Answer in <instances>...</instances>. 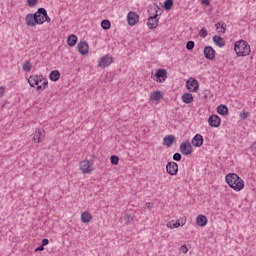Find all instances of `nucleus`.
Returning a JSON list of instances; mask_svg holds the SVG:
<instances>
[{
	"instance_id": "f257e3e1",
	"label": "nucleus",
	"mask_w": 256,
	"mask_h": 256,
	"mask_svg": "<svg viewBox=\"0 0 256 256\" xmlns=\"http://www.w3.org/2000/svg\"><path fill=\"white\" fill-rule=\"evenodd\" d=\"M227 185L234 191H243L245 187V181L239 177L236 173H228L225 177Z\"/></svg>"
},
{
	"instance_id": "f03ea898",
	"label": "nucleus",
	"mask_w": 256,
	"mask_h": 256,
	"mask_svg": "<svg viewBox=\"0 0 256 256\" xmlns=\"http://www.w3.org/2000/svg\"><path fill=\"white\" fill-rule=\"evenodd\" d=\"M28 83L30 87H36L37 91H45L49 85V82L43 75H31L28 78Z\"/></svg>"
},
{
	"instance_id": "7ed1b4c3",
	"label": "nucleus",
	"mask_w": 256,
	"mask_h": 256,
	"mask_svg": "<svg viewBox=\"0 0 256 256\" xmlns=\"http://www.w3.org/2000/svg\"><path fill=\"white\" fill-rule=\"evenodd\" d=\"M234 51L238 57H247L251 53V46L245 40H239L234 44Z\"/></svg>"
},
{
	"instance_id": "20e7f679",
	"label": "nucleus",
	"mask_w": 256,
	"mask_h": 256,
	"mask_svg": "<svg viewBox=\"0 0 256 256\" xmlns=\"http://www.w3.org/2000/svg\"><path fill=\"white\" fill-rule=\"evenodd\" d=\"M37 15H39V10H37L36 13L34 14H28L25 17V21H26V25L28 27H35V25H43V20L42 19H38Z\"/></svg>"
},
{
	"instance_id": "39448f33",
	"label": "nucleus",
	"mask_w": 256,
	"mask_h": 256,
	"mask_svg": "<svg viewBox=\"0 0 256 256\" xmlns=\"http://www.w3.org/2000/svg\"><path fill=\"white\" fill-rule=\"evenodd\" d=\"M186 88L190 93H197V91H199V81L195 78H189L186 81Z\"/></svg>"
},
{
	"instance_id": "423d86ee",
	"label": "nucleus",
	"mask_w": 256,
	"mask_h": 256,
	"mask_svg": "<svg viewBox=\"0 0 256 256\" xmlns=\"http://www.w3.org/2000/svg\"><path fill=\"white\" fill-rule=\"evenodd\" d=\"M147 27L148 29H157V27H159V14L157 10L153 16L148 18Z\"/></svg>"
},
{
	"instance_id": "0eeeda50",
	"label": "nucleus",
	"mask_w": 256,
	"mask_h": 256,
	"mask_svg": "<svg viewBox=\"0 0 256 256\" xmlns=\"http://www.w3.org/2000/svg\"><path fill=\"white\" fill-rule=\"evenodd\" d=\"M179 151L180 153H182V155H191L193 153V146H191V143L189 141L182 142L180 144Z\"/></svg>"
},
{
	"instance_id": "6e6552de",
	"label": "nucleus",
	"mask_w": 256,
	"mask_h": 256,
	"mask_svg": "<svg viewBox=\"0 0 256 256\" xmlns=\"http://www.w3.org/2000/svg\"><path fill=\"white\" fill-rule=\"evenodd\" d=\"M155 77L157 83H165V81L167 80V70L161 68L157 69Z\"/></svg>"
},
{
	"instance_id": "1a4fd4ad",
	"label": "nucleus",
	"mask_w": 256,
	"mask_h": 256,
	"mask_svg": "<svg viewBox=\"0 0 256 256\" xmlns=\"http://www.w3.org/2000/svg\"><path fill=\"white\" fill-rule=\"evenodd\" d=\"M166 171L169 175H177V173H179V164H177V162H168Z\"/></svg>"
},
{
	"instance_id": "9d476101",
	"label": "nucleus",
	"mask_w": 256,
	"mask_h": 256,
	"mask_svg": "<svg viewBox=\"0 0 256 256\" xmlns=\"http://www.w3.org/2000/svg\"><path fill=\"white\" fill-rule=\"evenodd\" d=\"M91 167H93V163H91V161H89V160H83L80 162V170L84 174L91 173V171H93V169H91Z\"/></svg>"
},
{
	"instance_id": "9b49d317",
	"label": "nucleus",
	"mask_w": 256,
	"mask_h": 256,
	"mask_svg": "<svg viewBox=\"0 0 256 256\" xmlns=\"http://www.w3.org/2000/svg\"><path fill=\"white\" fill-rule=\"evenodd\" d=\"M127 21H128V25H130L131 27H133L134 25H137V23H139V14H137V12H129L127 15Z\"/></svg>"
},
{
	"instance_id": "f8f14e48",
	"label": "nucleus",
	"mask_w": 256,
	"mask_h": 256,
	"mask_svg": "<svg viewBox=\"0 0 256 256\" xmlns=\"http://www.w3.org/2000/svg\"><path fill=\"white\" fill-rule=\"evenodd\" d=\"M204 57L205 59H207L208 61H213V59H215V49L211 46H206L204 47Z\"/></svg>"
},
{
	"instance_id": "ddd939ff",
	"label": "nucleus",
	"mask_w": 256,
	"mask_h": 256,
	"mask_svg": "<svg viewBox=\"0 0 256 256\" xmlns=\"http://www.w3.org/2000/svg\"><path fill=\"white\" fill-rule=\"evenodd\" d=\"M208 123L210 127H219L221 125V117L217 116L216 114H212L208 118Z\"/></svg>"
},
{
	"instance_id": "4468645a",
	"label": "nucleus",
	"mask_w": 256,
	"mask_h": 256,
	"mask_svg": "<svg viewBox=\"0 0 256 256\" xmlns=\"http://www.w3.org/2000/svg\"><path fill=\"white\" fill-rule=\"evenodd\" d=\"M113 63V57L109 55H105L102 58H100V61L98 62V65L102 67V69H105V67H109Z\"/></svg>"
},
{
	"instance_id": "2eb2a0df",
	"label": "nucleus",
	"mask_w": 256,
	"mask_h": 256,
	"mask_svg": "<svg viewBox=\"0 0 256 256\" xmlns=\"http://www.w3.org/2000/svg\"><path fill=\"white\" fill-rule=\"evenodd\" d=\"M45 139V130L38 129L34 133L33 142L41 143Z\"/></svg>"
},
{
	"instance_id": "dca6fc26",
	"label": "nucleus",
	"mask_w": 256,
	"mask_h": 256,
	"mask_svg": "<svg viewBox=\"0 0 256 256\" xmlns=\"http://www.w3.org/2000/svg\"><path fill=\"white\" fill-rule=\"evenodd\" d=\"M78 51L80 55H87L89 53V44L85 41H81L78 43Z\"/></svg>"
},
{
	"instance_id": "f3484780",
	"label": "nucleus",
	"mask_w": 256,
	"mask_h": 256,
	"mask_svg": "<svg viewBox=\"0 0 256 256\" xmlns=\"http://www.w3.org/2000/svg\"><path fill=\"white\" fill-rule=\"evenodd\" d=\"M203 135L201 134H196L191 141V144L193 147H203Z\"/></svg>"
},
{
	"instance_id": "a211bd4d",
	"label": "nucleus",
	"mask_w": 256,
	"mask_h": 256,
	"mask_svg": "<svg viewBox=\"0 0 256 256\" xmlns=\"http://www.w3.org/2000/svg\"><path fill=\"white\" fill-rule=\"evenodd\" d=\"M175 135H167L163 138L162 145L166 147H171L175 143Z\"/></svg>"
},
{
	"instance_id": "6ab92c4d",
	"label": "nucleus",
	"mask_w": 256,
	"mask_h": 256,
	"mask_svg": "<svg viewBox=\"0 0 256 256\" xmlns=\"http://www.w3.org/2000/svg\"><path fill=\"white\" fill-rule=\"evenodd\" d=\"M217 113L218 115H222L223 117H225V115H229V108L225 104H220L217 107Z\"/></svg>"
},
{
	"instance_id": "aec40b11",
	"label": "nucleus",
	"mask_w": 256,
	"mask_h": 256,
	"mask_svg": "<svg viewBox=\"0 0 256 256\" xmlns=\"http://www.w3.org/2000/svg\"><path fill=\"white\" fill-rule=\"evenodd\" d=\"M49 79L50 81H59V79H61V72H59V70H53L50 72L49 74Z\"/></svg>"
},
{
	"instance_id": "412c9836",
	"label": "nucleus",
	"mask_w": 256,
	"mask_h": 256,
	"mask_svg": "<svg viewBox=\"0 0 256 256\" xmlns=\"http://www.w3.org/2000/svg\"><path fill=\"white\" fill-rule=\"evenodd\" d=\"M193 100H194L193 94L191 93H184L182 95V102L185 103L186 105H191Z\"/></svg>"
},
{
	"instance_id": "4be33fe9",
	"label": "nucleus",
	"mask_w": 256,
	"mask_h": 256,
	"mask_svg": "<svg viewBox=\"0 0 256 256\" xmlns=\"http://www.w3.org/2000/svg\"><path fill=\"white\" fill-rule=\"evenodd\" d=\"M212 41L217 45V47H225V40H223V37L221 36H213Z\"/></svg>"
},
{
	"instance_id": "5701e85b",
	"label": "nucleus",
	"mask_w": 256,
	"mask_h": 256,
	"mask_svg": "<svg viewBox=\"0 0 256 256\" xmlns=\"http://www.w3.org/2000/svg\"><path fill=\"white\" fill-rule=\"evenodd\" d=\"M160 99H163V92L154 91L150 94V101H159Z\"/></svg>"
},
{
	"instance_id": "b1692460",
	"label": "nucleus",
	"mask_w": 256,
	"mask_h": 256,
	"mask_svg": "<svg viewBox=\"0 0 256 256\" xmlns=\"http://www.w3.org/2000/svg\"><path fill=\"white\" fill-rule=\"evenodd\" d=\"M38 15H43L44 21H46V23H51V18L47 14V10L45 8H39Z\"/></svg>"
},
{
	"instance_id": "393cba45",
	"label": "nucleus",
	"mask_w": 256,
	"mask_h": 256,
	"mask_svg": "<svg viewBox=\"0 0 256 256\" xmlns=\"http://www.w3.org/2000/svg\"><path fill=\"white\" fill-rule=\"evenodd\" d=\"M67 44L69 45V47H75V45H77V35H70L67 39Z\"/></svg>"
},
{
	"instance_id": "a878e982",
	"label": "nucleus",
	"mask_w": 256,
	"mask_h": 256,
	"mask_svg": "<svg viewBox=\"0 0 256 256\" xmlns=\"http://www.w3.org/2000/svg\"><path fill=\"white\" fill-rule=\"evenodd\" d=\"M197 225H207V216L200 214L196 217Z\"/></svg>"
},
{
	"instance_id": "bb28decb",
	"label": "nucleus",
	"mask_w": 256,
	"mask_h": 256,
	"mask_svg": "<svg viewBox=\"0 0 256 256\" xmlns=\"http://www.w3.org/2000/svg\"><path fill=\"white\" fill-rule=\"evenodd\" d=\"M216 30L218 33H225L227 31V24L225 22H218L216 24Z\"/></svg>"
},
{
	"instance_id": "cd10ccee",
	"label": "nucleus",
	"mask_w": 256,
	"mask_h": 256,
	"mask_svg": "<svg viewBox=\"0 0 256 256\" xmlns=\"http://www.w3.org/2000/svg\"><path fill=\"white\" fill-rule=\"evenodd\" d=\"M92 217L93 216L91 215V213L84 212L81 215V221H82V223H89V221H91Z\"/></svg>"
},
{
	"instance_id": "c85d7f7f",
	"label": "nucleus",
	"mask_w": 256,
	"mask_h": 256,
	"mask_svg": "<svg viewBox=\"0 0 256 256\" xmlns=\"http://www.w3.org/2000/svg\"><path fill=\"white\" fill-rule=\"evenodd\" d=\"M187 223V219L185 217L180 218L178 220H172L168 223V225H185Z\"/></svg>"
},
{
	"instance_id": "c756f323",
	"label": "nucleus",
	"mask_w": 256,
	"mask_h": 256,
	"mask_svg": "<svg viewBox=\"0 0 256 256\" xmlns=\"http://www.w3.org/2000/svg\"><path fill=\"white\" fill-rule=\"evenodd\" d=\"M32 67L33 66L31 65V62L29 60H26L22 65V69H23V71H25V73H29V71H31Z\"/></svg>"
},
{
	"instance_id": "7c9ffc66",
	"label": "nucleus",
	"mask_w": 256,
	"mask_h": 256,
	"mask_svg": "<svg viewBox=\"0 0 256 256\" xmlns=\"http://www.w3.org/2000/svg\"><path fill=\"white\" fill-rule=\"evenodd\" d=\"M101 27L105 31H108V29H111V21H109V20H102Z\"/></svg>"
},
{
	"instance_id": "2f4dec72",
	"label": "nucleus",
	"mask_w": 256,
	"mask_h": 256,
	"mask_svg": "<svg viewBox=\"0 0 256 256\" xmlns=\"http://www.w3.org/2000/svg\"><path fill=\"white\" fill-rule=\"evenodd\" d=\"M172 7H173V0H166L164 2L165 11H171Z\"/></svg>"
},
{
	"instance_id": "473e14b6",
	"label": "nucleus",
	"mask_w": 256,
	"mask_h": 256,
	"mask_svg": "<svg viewBox=\"0 0 256 256\" xmlns=\"http://www.w3.org/2000/svg\"><path fill=\"white\" fill-rule=\"evenodd\" d=\"M110 163L112 165H119V157L117 155H112L110 157Z\"/></svg>"
},
{
	"instance_id": "72a5a7b5",
	"label": "nucleus",
	"mask_w": 256,
	"mask_h": 256,
	"mask_svg": "<svg viewBox=\"0 0 256 256\" xmlns=\"http://www.w3.org/2000/svg\"><path fill=\"white\" fill-rule=\"evenodd\" d=\"M186 49L188 50V51H193V49H195V42L194 41H188L187 43H186Z\"/></svg>"
},
{
	"instance_id": "f704fd0d",
	"label": "nucleus",
	"mask_w": 256,
	"mask_h": 256,
	"mask_svg": "<svg viewBox=\"0 0 256 256\" xmlns=\"http://www.w3.org/2000/svg\"><path fill=\"white\" fill-rule=\"evenodd\" d=\"M199 35L205 39V37H207L208 35V32H207V29L206 28H201L200 31H199Z\"/></svg>"
},
{
	"instance_id": "c9c22d12",
	"label": "nucleus",
	"mask_w": 256,
	"mask_h": 256,
	"mask_svg": "<svg viewBox=\"0 0 256 256\" xmlns=\"http://www.w3.org/2000/svg\"><path fill=\"white\" fill-rule=\"evenodd\" d=\"M181 159H183V156L181 155V153H179V152L174 153V155H173L174 161H181Z\"/></svg>"
},
{
	"instance_id": "e433bc0d",
	"label": "nucleus",
	"mask_w": 256,
	"mask_h": 256,
	"mask_svg": "<svg viewBox=\"0 0 256 256\" xmlns=\"http://www.w3.org/2000/svg\"><path fill=\"white\" fill-rule=\"evenodd\" d=\"M39 3V0H27L28 7H35Z\"/></svg>"
},
{
	"instance_id": "4c0bfd02",
	"label": "nucleus",
	"mask_w": 256,
	"mask_h": 256,
	"mask_svg": "<svg viewBox=\"0 0 256 256\" xmlns=\"http://www.w3.org/2000/svg\"><path fill=\"white\" fill-rule=\"evenodd\" d=\"M124 221H125L126 224L131 223V221H133V216H131L129 214L125 215L124 216Z\"/></svg>"
},
{
	"instance_id": "58836bf2",
	"label": "nucleus",
	"mask_w": 256,
	"mask_h": 256,
	"mask_svg": "<svg viewBox=\"0 0 256 256\" xmlns=\"http://www.w3.org/2000/svg\"><path fill=\"white\" fill-rule=\"evenodd\" d=\"M180 251H181L182 253H188V252H189V248H187V245H182V246L180 247Z\"/></svg>"
},
{
	"instance_id": "ea45409f",
	"label": "nucleus",
	"mask_w": 256,
	"mask_h": 256,
	"mask_svg": "<svg viewBox=\"0 0 256 256\" xmlns=\"http://www.w3.org/2000/svg\"><path fill=\"white\" fill-rule=\"evenodd\" d=\"M6 88L5 86H0V97H4L6 93Z\"/></svg>"
},
{
	"instance_id": "a19ab883",
	"label": "nucleus",
	"mask_w": 256,
	"mask_h": 256,
	"mask_svg": "<svg viewBox=\"0 0 256 256\" xmlns=\"http://www.w3.org/2000/svg\"><path fill=\"white\" fill-rule=\"evenodd\" d=\"M247 117H249V113H247V112H241L240 113V118L241 119H247Z\"/></svg>"
},
{
	"instance_id": "79ce46f5",
	"label": "nucleus",
	"mask_w": 256,
	"mask_h": 256,
	"mask_svg": "<svg viewBox=\"0 0 256 256\" xmlns=\"http://www.w3.org/2000/svg\"><path fill=\"white\" fill-rule=\"evenodd\" d=\"M47 245H49V239L44 238V239L42 240V247H45V246H47Z\"/></svg>"
},
{
	"instance_id": "37998d69",
	"label": "nucleus",
	"mask_w": 256,
	"mask_h": 256,
	"mask_svg": "<svg viewBox=\"0 0 256 256\" xmlns=\"http://www.w3.org/2000/svg\"><path fill=\"white\" fill-rule=\"evenodd\" d=\"M201 3H202V5H206L208 7H209V5H211V1H209V0H201Z\"/></svg>"
},
{
	"instance_id": "c03bdc74",
	"label": "nucleus",
	"mask_w": 256,
	"mask_h": 256,
	"mask_svg": "<svg viewBox=\"0 0 256 256\" xmlns=\"http://www.w3.org/2000/svg\"><path fill=\"white\" fill-rule=\"evenodd\" d=\"M35 251H36V252H37V251H45V246H42V244H41V246H39L38 248H36Z\"/></svg>"
},
{
	"instance_id": "a18cd8bd",
	"label": "nucleus",
	"mask_w": 256,
	"mask_h": 256,
	"mask_svg": "<svg viewBox=\"0 0 256 256\" xmlns=\"http://www.w3.org/2000/svg\"><path fill=\"white\" fill-rule=\"evenodd\" d=\"M37 19H41L42 20V25H43V23H45V19H43V15L37 14Z\"/></svg>"
},
{
	"instance_id": "49530a36",
	"label": "nucleus",
	"mask_w": 256,
	"mask_h": 256,
	"mask_svg": "<svg viewBox=\"0 0 256 256\" xmlns=\"http://www.w3.org/2000/svg\"><path fill=\"white\" fill-rule=\"evenodd\" d=\"M168 227H170V229H177V227H179V225H170Z\"/></svg>"
},
{
	"instance_id": "de8ad7c7",
	"label": "nucleus",
	"mask_w": 256,
	"mask_h": 256,
	"mask_svg": "<svg viewBox=\"0 0 256 256\" xmlns=\"http://www.w3.org/2000/svg\"><path fill=\"white\" fill-rule=\"evenodd\" d=\"M151 203H147V207H148V209H151Z\"/></svg>"
},
{
	"instance_id": "09e8293b",
	"label": "nucleus",
	"mask_w": 256,
	"mask_h": 256,
	"mask_svg": "<svg viewBox=\"0 0 256 256\" xmlns=\"http://www.w3.org/2000/svg\"><path fill=\"white\" fill-rule=\"evenodd\" d=\"M155 5H156L158 11L161 10V7H159V5H157V4H155Z\"/></svg>"
}]
</instances>
